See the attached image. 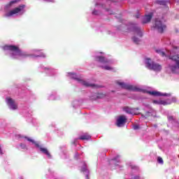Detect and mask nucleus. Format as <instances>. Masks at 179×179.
<instances>
[{"label": "nucleus", "mask_w": 179, "mask_h": 179, "mask_svg": "<svg viewBox=\"0 0 179 179\" xmlns=\"http://www.w3.org/2000/svg\"><path fill=\"white\" fill-rule=\"evenodd\" d=\"M3 51H11L12 57H31V55H27L25 52H22L20 48L16 45H6L3 47Z\"/></svg>", "instance_id": "obj_1"}, {"label": "nucleus", "mask_w": 179, "mask_h": 179, "mask_svg": "<svg viewBox=\"0 0 179 179\" xmlns=\"http://www.w3.org/2000/svg\"><path fill=\"white\" fill-rule=\"evenodd\" d=\"M145 64L147 68L151 71H155L156 72H160V71H162V66L152 62V59H147Z\"/></svg>", "instance_id": "obj_2"}, {"label": "nucleus", "mask_w": 179, "mask_h": 179, "mask_svg": "<svg viewBox=\"0 0 179 179\" xmlns=\"http://www.w3.org/2000/svg\"><path fill=\"white\" fill-rule=\"evenodd\" d=\"M117 85L124 89L125 90H130L131 92H142V89L138 88L136 86L131 85L125 83H121L120 81L116 82Z\"/></svg>", "instance_id": "obj_3"}, {"label": "nucleus", "mask_w": 179, "mask_h": 179, "mask_svg": "<svg viewBox=\"0 0 179 179\" xmlns=\"http://www.w3.org/2000/svg\"><path fill=\"white\" fill-rule=\"evenodd\" d=\"M169 59L174 61V62H176V66L172 65V66H169L172 73H178L177 71H178V69H179V55H176L173 56V55H170Z\"/></svg>", "instance_id": "obj_4"}, {"label": "nucleus", "mask_w": 179, "mask_h": 179, "mask_svg": "<svg viewBox=\"0 0 179 179\" xmlns=\"http://www.w3.org/2000/svg\"><path fill=\"white\" fill-rule=\"evenodd\" d=\"M154 29L158 31V33H160L161 34L164 33L165 30L167 29V26L165 25L162 20L159 19L155 20V22L154 24Z\"/></svg>", "instance_id": "obj_5"}, {"label": "nucleus", "mask_w": 179, "mask_h": 179, "mask_svg": "<svg viewBox=\"0 0 179 179\" xmlns=\"http://www.w3.org/2000/svg\"><path fill=\"white\" fill-rule=\"evenodd\" d=\"M25 139H27V141H28V142H31V143H33L34 145H35V146L36 148H38L41 150V152H42V153H44V155H47L49 159H51V154H50V152H48V150H47V148H44L43 147L40 146V144H38V143H36V141H34V140L25 136L24 137Z\"/></svg>", "instance_id": "obj_6"}, {"label": "nucleus", "mask_w": 179, "mask_h": 179, "mask_svg": "<svg viewBox=\"0 0 179 179\" xmlns=\"http://www.w3.org/2000/svg\"><path fill=\"white\" fill-rule=\"evenodd\" d=\"M26 6L24 5H21L19 6V7H17L15 8H14L13 10L9 11L8 13H7L6 14V16L7 17H10V16H13V15H16V13H19L20 12H22V10H23V9H24Z\"/></svg>", "instance_id": "obj_7"}, {"label": "nucleus", "mask_w": 179, "mask_h": 179, "mask_svg": "<svg viewBox=\"0 0 179 179\" xmlns=\"http://www.w3.org/2000/svg\"><path fill=\"white\" fill-rule=\"evenodd\" d=\"M131 31L134 33V34H137V36H139L140 37H142L143 34H142V29L141 27H138V24H134L131 27Z\"/></svg>", "instance_id": "obj_8"}, {"label": "nucleus", "mask_w": 179, "mask_h": 179, "mask_svg": "<svg viewBox=\"0 0 179 179\" xmlns=\"http://www.w3.org/2000/svg\"><path fill=\"white\" fill-rule=\"evenodd\" d=\"M6 100L9 108H11V110H17V104L15 103V101L12 98H7Z\"/></svg>", "instance_id": "obj_9"}, {"label": "nucleus", "mask_w": 179, "mask_h": 179, "mask_svg": "<svg viewBox=\"0 0 179 179\" xmlns=\"http://www.w3.org/2000/svg\"><path fill=\"white\" fill-rule=\"evenodd\" d=\"M127 117L124 115H120L117 120V127H122L125 122H127Z\"/></svg>", "instance_id": "obj_10"}, {"label": "nucleus", "mask_w": 179, "mask_h": 179, "mask_svg": "<svg viewBox=\"0 0 179 179\" xmlns=\"http://www.w3.org/2000/svg\"><path fill=\"white\" fill-rule=\"evenodd\" d=\"M95 61H96V62H101V64H108V62H110V61L103 56H96Z\"/></svg>", "instance_id": "obj_11"}, {"label": "nucleus", "mask_w": 179, "mask_h": 179, "mask_svg": "<svg viewBox=\"0 0 179 179\" xmlns=\"http://www.w3.org/2000/svg\"><path fill=\"white\" fill-rule=\"evenodd\" d=\"M124 111L125 113H127V114H136L135 113V110H139V108H132L128 106H126L123 108Z\"/></svg>", "instance_id": "obj_12"}, {"label": "nucleus", "mask_w": 179, "mask_h": 179, "mask_svg": "<svg viewBox=\"0 0 179 179\" xmlns=\"http://www.w3.org/2000/svg\"><path fill=\"white\" fill-rule=\"evenodd\" d=\"M152 17H153L152 13L145 15V17L143 18V21H142L143 24H146V23H149L150 22V20H152Z\"/></svg>", "instance_id": "obj_13"}, {"label": "nucleus", "mask_w": 179, "mask_h": 179, "mask_svg": "<svg viewBox=\"0 0 179 179\" xmlns=\"http://www.w3.org/2000/svg\"><path fill=\"white\" fill-rule=\"evenodd\" d=\"M81 83L82 85H83V86H86V87H97V85L94 84H90L87 81H81Z\"/></svg>", "instance_id": "obj_14"}, {"label": "nucleus", "mask_w": 179, "mask_h": 179, "mask_svg": "<svg viewBox=\"0 0 179 179\" xmlns=\"http://www.w3.org/2000/svg\"><path fill=\"white\" fill-rule=\"evenodd\" d=\"M90 138H92L90 136V135L85 134L84 135H82L79 137V139H80L81 141H89V139H90Z\"/></svg>", "instance_id": "obj_15"}, {"label": "nucleus", "mask_w": 179, "mask_h": 179, "mask_svg": "<svg viewBox=\"0 0 179 179\" xmlns=\"http://www.w3.org/2000/svg\"><path fill=\"white\" fill-rule=\"evenodd\" d=\"M100 67L105 71H113V67L110 66H101Z\"/></svg>", "instance_id": "obj_16"}, {"label": "nucleus", "mask_w": 179, "mask_h": 179, "mask_svg": "<svg viewBox=\"0 0 179 179\" xmlns=\"http://www.w3.org/2000/svg\"><path fill=\"white\" fill-rule=\"evenodd\" d=\"M81 171L83 172L87 171V164H86V162H83Z\"/></svg>", "instance_id": "obj_17"}, {"label": "nucleus", "mask_w": 179, "mask_h": 179, "mask_svg": "<svg viewBox=\"0 0 179 179\" xmlns=\"http://www.w3.org/2000/svg\"><path fill=\"white\" fill-rule=\"evenodd\" d=\"M156 3H158V5H163L164 6L167 5V1L162 0V1H157Z\"/></svg>", "instance_id": "obj_18"}, {"label": "nucleus", "mask_w": 179, "mask_h": 179, "mask_svg": "<svg viewBox=\"0 0 179 179\" xmlns=\"http://www.w3.org/2000/svg\"><path fill=\"white\" fill-rule=\"evenodd\" d=\"M157 52L160 55L161 57H170V55H166L164 52H162V50H157Z\"/></svg>", "instance_id": "obj_19"}, {"label": "nucleus", "mask_w": 179, "mask_h": 179, "mask_svg": "<svg viewBox=\"0 0 179 179\" xmlns=\"http://www.w3.org/2000/svg\"><path fill=\"white\" fill-rule=\"evenodd\" d=\"M106 97V94L103 93H98L96 95L97 99H104Z\"/></svg>", "instance_id": "obj_20"}, {"label": "nucleus", "mask_w": 179, "mask_h": 179, "mask_svg": "<svg viewBox=\"0 0 179 179\" xmlns=\"http://www.w3.org/2000/svg\"><path fill=\"white\" fill-rule=\"evenodd\" d=\"M132 40H133L134 43H135V44H139V43L141 42V39L138 38L135 36L132 38Z\"/></svg>", "instance_id": "obj_21"}, {"label": "nucleus", "mask_w": 179, "mask_h": 179, "mask_svg": "<svg viewBox=\"0 0 179 179\" xmlns=\"http://www.w3.org/2000/svg\"><path fill=\"white\" fill-rule=\"evenodd\" d=\"M70 76L72 78V79H76V80H79L78 78H76V73H69Z\"/></svg>", "instance_id": "obj_22"}, {"label": "nucleus", "mask_w": 179, "mask_h": 179, "mask_svg": "<svg viewBox=\"0 0 179 179\" xmlns=\"http://www.w3.org/2000/svg\"><path fill=\"white\" fill-rule=\"evenodd\" d=\"M158 103L162 106H169V103H167L166 101H159Z\"/></svg>", "instance_id": "obj_23"}, {"label": "nucleus", "mask_w": 179, "mask_h": 179, "mask_svg": "<svg viewBox=\"0 0 179 179\" xmlns=\"http://www.w3.org/2000/svg\"><path fill=\"white\" fill-rule=\"evenodd\" d=\"M149 94L152 96H160V92H149Z\"/></svg>", "instance_id": "obj_24"}, {"label": "nucleus", "mask_w": 179, "mask_h": 179, "mask_svg": "<svg viewBox=\"0 0 179 179\" xmlns=\"http://www.w3.org/2000/svg\"><path fill=\"white\" fill-rule=\"evenodd\" d=\"M157 162H158V163H159L160 164H163V158H162V157H158V158H157Z\"/></svg>", "instance_id": "obj_25"}, {"label": "nucleus", "mask_w": 179, "mask_h": 179, "mask_svg": "<svg viewBox=\"0 0 179 179\" xmlns=\"http://www.w3.org/2000/svg\"><path fill=\"white\" fill-rule=\"evenodd\" d=\"M133 129H134L135 131H136V129H139V125L138 124L133 125Z\"/></svg>", "instance_id": "obj_26"}, {"label": "nucleus", "mask_w": 179, "mask_h": 179, "mask_svg": "<svg viewBox=\"0 0 179 179\" xmlns=\"http://www.w3.org/2000/svg\"><path fill=\"white\" fill-rule=\"evenodd\" d=\"M169 121H174V117L171 115L168 116Z\"/></svg>", "instance_id": "obj_27"}, {"label": "nucleus", "mask_w": 179, "mask_h": 179, "mask_svg": "<svg viewBox=\"0 0 179 179\" xmlns=\"http://www.w3.org/2000/svg\"><path fill=\"white\" fill-rule=\"evenodd\" d=\"M35 57H41L42 58H45V54L42 53V54L35 56Z\"/></svg>", "instance_id": "obj_28"}, {"label": "nucleus", "mask_w": 179, "mask_h": 179, "mask_svg": "<svg viewBox=\"0 0 179 179\" xmlns=\"http://www.w3.org/2000/svg\"><path fill=\"white\" fill-rule=\"evenodd\" d=\"M20 146L21 149H26V148H27L26 145L22 144V143H21V144L20 145Z\"/></svg>", "instance_id": "obj_29"}, {"label": "nucleus", "mask_w": 179, "mask_h": 179, "mask_svg": "<svg viewBox=\"0 0 179 179\" xmlns=\"http://www.w3.org/2000/svg\"><path fill=\"white\" fill-rule=\"evenodd\" d=\"M97 10H94L93 12H92V15H97Z\"/></svg>", "instance_id": "obj_30"}, {"label": "nucleus", "mask_w": 179, "mask_h": 179, "mask_svg": "<svg viewBox=\"0 0 179 179\" xmlns=\"http://www.w3.org/2000/svg\"><path fill=\"white\" fill-rule=\"evenodd\" d=\"M160 102V101H153V103H155V104H159V103Z\"/></svg>", "instance_id": "obj_31"}, {"label": "nucleus", "mask_w": 179, "mask_h": 179, "mask_svg": "<svg viewBox=\"0 0 179 179\" xmlns=\"http://www.w3.org/2000/svg\"><path fill=\"white\" fill-rule=\"evenodd\" d=\"M0 154L1 155H3V152H2V148L0 145Z\"/></svg>", "instance_id": "obj_32"}, {"label": "nucleus", "mask_w": 179, "mask_h": 179, "mask_svg": "<svg viewBox=\"0 0 179 179\" xmlns=\"http://www.w3.org/2000/svg\"><path fill=\"white\" fill-rule=\"evenodd\" d=\"M109 15H115V13H114V12L110 11V12L109 13Z\"/></svg>", "instance_id": "obj_33"}, {"label": "nucleus", "mask_w": 179, "mask_h": 179, "mask_svg": "<svg viewBox=\"0 0 179 179\" xmlns=\"http://www.w3.org/2000/svg\"><path fill=\"white\" fill-rule=\"evenodd\" d=\"M135 17H136V19H139V15H136Z\"/></svg>", "instance_id": "obj_34"}, {"label": "nucleus", "mask_w": 179, "mask_h": 179, "mask_svg": "<svg viewBox=\"0 0 179 179\" xmlns=\"http://www.w3.org/2000/svg\"><path fill=\"white\" fill-rule=\"evenodd\" d=\"M85 177H86L87 179H89V175L88 174H87Z\"/></svg>", "instance_id": "obj_35"}, {"label": "nucleus", "mask_w": 179, "mask_h": 179, "mask_svg": "<svg viewBox=\"0 0 179 179\" xmlns=\"http://www.w3.org/2000/svg\"><path fill=\"white\" fill-rule=\"evenodd\" d=\"M145 114H150V112H146V113Z\"/></svg>", "instance_id": "obj_36"}, {"label": "nucleus", "mask_w": 179, "mask_h": 179, "mask_svg": "<svg viewBox=\"0 0 179 179\" xmlns=\"http://www.w3.org/2000/svg\"><path fill=\"white\" fill-rule=\"evenodd\" d=\"M108 10H109L108 8H106V11L108 12Z\"/></svg>", "instance_id": "obj_37"}, {"label": "nucleus", "mask_w": 179, "mask_h": 179, "mask_svg": "<svg viewBox=\"0 0 179 179\" xmlns=\"http://www.w3.org/2000/svg\"><path fill=\"white\" fill-rule=\"evenodd\" d=\"M113 93H114V91H112Z\"/></svg>", "instance_id": "obj_38"}]
</instances>
